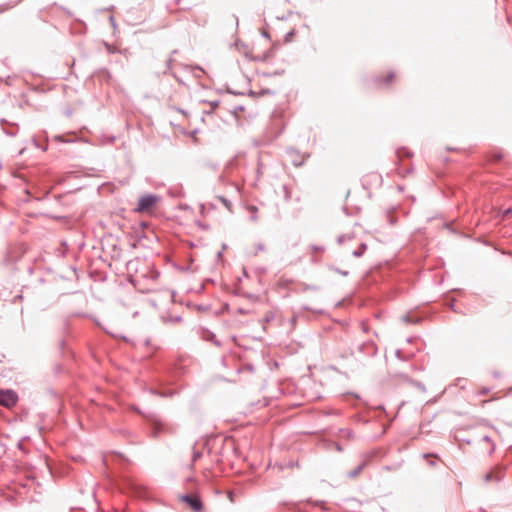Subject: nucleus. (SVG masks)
Segmentation results:
<instances>
[{
  "label": "nucleus",
  "mask_w": 512,
  "mask_h": 512,
  "mask_svg": "<svg viewBox=\"0 0 512 512\" xmlns=\"http://www.w3.org/2000/svg\"><path fill=\"white\" fill-rule=\"evenodd\" d=\"M201 457V453L200 452H194L193 454V462H195L198 458Z\"/></svg>",
  "instance_id": "6"
},
{
  "label": "nucleus",
  "mask_w": 512,
  "mask_h": 512,
  "mask_svg": "<svg viewBox=\"0 0 512 512\" xmlns=\"http://www.w3.org/2000/svg\"><path fill=\"white\" fill-rule=\"evenodd\" d=\"M502 478V469L499 467H495L491 469L486 475H485V481L487 483L499 481Z\"/></svg>",
  "instance_id": "4"
},
{
  "label": "nucleus",
  "mask_w": 512,
  "mask_h": 512,
  "mask_svg": "<svg viewBox=\"0 0 512 512\" xmlns=\"http://www.w3.org/2000/svg\"><path fill=\"white\" fill-rule=\"evenodd\" d=\"M159 200L160 198L153 194L142 195L133 211L136 213L152 214Z\"/></svg>",
  "instance_id": "1"
},
{
  "label": "nucleus",
  "mask_w": 512,
  "mask_h": 512,
  "mask_svg": "<svg viewBox=\"0 0 512 512\" xmlns=\"http://www.w3.org/2000/svg\"><path fill=\"white\" fill-rule=\"evenodd\" d=\"M488 393V390H483V394H487Z\"/></svg>",
  "instance_id": "7"
},
{
  "label": "nucleus",
  "mask_w": 512,
  "mask_h": 512,
  "mask_svg": "<svg viewBox=\"0 0 512 512\" xmlns=\"http://www.w3.org/2000/svg\"><path fill=\"white\" fill-rule=\"evenodd\" d=\"M395 79L396 74L394 71H386L383 74L379 75L376 81L380 87H388L395 81Z\"/></svg>",
  "instance_id": "3"
},
{
  "label": "nucleus",
  "mask_w": 512,
  "mask_h": 512,
  "mask_svg": "<svg viewBox=\"0 0 512 512\" xmlns=\"http://www.w3.org/2000/svg\"><path fill=\"white\" fill-rule=\"evenodd\" d=\"M17 399V395L14 391L0 389V405L7 408L12 407L16 404Z\"/></svg>",
  "instance_id": "2"
},
{
  "label": "nucleus",
  "mask_w": 512,
  "mask_h": 512,
  "mask_svg": "<svg viewBox=\"0 0 512 512\" xmlns=\"http://www.w3.org/2000/svg\"><path fill=\"white\" fill-rule=\"evenodd\" d=\"M183 499L190 505V507L193 510H195V511L201 510V502L197 497L186 496Z\"/></svg>",
  "instance_id": "5"
}]
</instances>
